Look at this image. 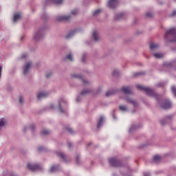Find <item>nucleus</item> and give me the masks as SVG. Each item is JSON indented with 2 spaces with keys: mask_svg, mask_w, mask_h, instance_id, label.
<instances>
[{
  "mask_svg": "<svg viewBox=\"0 0 176 176\" xmlns=\"http://www.w3.org/2000/svg\"><path fill=\"white\" fill-rule=\"evenodd\" d=\"M136 87L138 89L144 91L146 95L149 96H153L155 95V91L150 87H144L142 85H137Z\"/></svg>",
  "mask_w": 176,
  "mask_h": 176,
  "instance_id": "f257e3e1",
  "label": "nucleus"
},
{
  "mask_svg": "<svg viewBox=\"0 0 176 176\" xmlns=\"http://www.w3.org/2000/svg\"><path fill=\"white\" fill-rule=\"evenodd\" d=\"M168 36L172 37V42H176V28H170L169 30L166 31L165 38H168Z\"/></svg>",
  "mask_w": 176,
  "mask_h": 176,
  "instance_id": "f03ea898",
  "label": "nucleus"
},
{
  "mask_svg": "<svg viewBox=\"0 0 176 176\" xmlns=\"http://www.w3.org/2000/svg\"><path fill=\"white\" fill-rule=\"evenodd\" d=\"M109 162L113 167H120L121 166L120 161H118L116 158H110Z\"/></svg>",
  "mask_w": 176,
  "mask_h": 176,
  "instance_id": "7ed1b4c3",
  "label": "nucleus"
},
{
  "mask_svg": "<svg viewBox=\"0 0 176 176\" xmlns=\"http://www.w3.org/2000/svg\"><path fill=\"white\" fill-rule=\"evenodd\" d=\"M172 107V104L168 100H166L161 105V108L163 109H169Z\"/></svg>",
  "mask_w": 176,
  "mask_h": 176,
  "instance_id": "20e7f679",
  "label": "nucleus"
},
{
  "mask_svg": "<svg viewBox=\"0 0 176 176\" xmlns=\"http://www.w3.org/2000/svg\"><path fill=\"white\" fill-rule=\"evenodd\" d=\"M28 168L32 171L41 169V166H40V165H38V164H28Z\"/></svg>",
  "mask_w": 176,
  "mask_h": 176,
  "instance_id": "39448f33",
  "label": "nucleus"
},
{
  "mask_svg": "<svg viewBox=\"0 0 176 176\" xmlns=\"http://www.w3.org/2000/svg\"><path fill=\"white\" fill-rule=\"evenodd\" d=\"M118 3V0H109L108 3L109 8L114 9Z\"/></svg>",
  "mask_w": 176,
  "mask_h": 176,
  "instance_id": "423d86ee",
  "label": "nucleus"
},
{
  "mask_svg": "<svg viewBox=\"0 0 176 176\" xmlns=\"http://www.w3.org/2000/svg\"><path fill=\"white\" fill-rule=\"evenodd\" d=\"M63 2V0H47V4H56V5H60Z\"/></svg>",
  "mask_w": 176,
  "mask_h": 176,
  "instance_id": "0eeeda50",
  "label": "nucleus"
},
{
  "mask_svg": "<svg viewBox=\"0 0 176 176\" xmlns=\"http://www.w3.org/2000/svg\"><path fill=\"white\" fill-rule=\"evenodd\" d=\"M32 63L31 62L28 63L23 68V74L26 75L29 72V69L32 67Z\"/></svg>",
  "mask_w": 176,
  "mask_h": 176,
  "instance_id": "6e6552de",
  "label": "nucleus"
},
{
  "mask_svg": "<svg viewBox=\"0 0 176 176\" xmlns=\"http://www.w3.org/2000/svg\"><path fill=\"white\" fill-rule=\"evenodd\" d=\"M70 19H71L70 16H58L57 18L58 21H69Z\"/></svg>",
  "mask_w": 176,
  "mask_h": 176,
  "instance_id": "1a4fd4ad",
  "label": "nucleus"
},
{
  "mask_svg": "<svg viewBox=\"0 0 176 176\" xmlns=\"http://www.w3.org/2000/svg\"><path fill=\"white\" fill-rule=\"evenodd\" d=\"M48 96H49V94L47 92H45V91L41 92L38 95V100H41V98H45L47 97Z\"/></svg>",
  "mask_w": 176,
  "mask_h": 176,
  "instance_id": "9d476101",
  "label": "nucleus"
},
{
  "mask_svg": "<svg viewBox=\"0 0 176 176\" xmlns=\"http://www.w3.org/2000/svg\"><path fill=\"white\" fill-rule=\"evenodd\" d=\"M122 92L125 94H131V90L129 87H123Z\"/></svg>",
  "mask_w": 176,
  "mask_h": 176,
  "instance_id": "9b49d317",
  "label": "nucleus"
},
{
  "mask_svg": "<svg viewBox=\"0 0 176 176\" xmlns=\"http://www.w3.org/2000/svg\"><path fill=\"white\" fill-rule=\"evenodd\" d=\"M92 37H94V40H95L96 42L100 40L98 32L97 31H94V34H92Z\"/></svg>",
  "mask_w": 176,
  "mask_h": 176,
  "instance_id": "f8f14e48",
  "label": "nucleus"
},
{
  "mask_svg": "<svg viewBox=\"0 0 176 176\" xmlns=\"http://www.w3.org/2000/svg\"><path fill=\"white\" fill-rule=\"evenodd\" d=\"M162 160V157L160 155H154L153 157V161L155 162V163H158L161 161Z\"/></svg>",
  "mask_w": 176,
  "mask_h": 176,
  "instance_id": "ddd939ff",
  "label": "nucleus"
},
{
  "mask_svg": "<svg viewBox=\"0 0 176 176\" xmlns=\"http://www.w3.org/2000/svg\"><path fill=\"white\" fill-rule=\"evenodd\" d=\"M150 50H153L159 47V44L151 43L149 45Z\"/></svg>",
  "mask_w": 176,
  "mask_h": 176,
  "instance_id": "4468645a",
  "label": "nucleus"
},
{
  "mask_svg": "<svg viewBox=\"0 0 176 176\" xmlns=\"http://www.w3.org/2000/svg\"><path fill=\"white\" fill-rule=\"evenodd\" d=\"M116 93V90H110L106 92V97H109L114 95Z\"/></svg>",
  "mask_w": 176,
  "mask_h": 176,
  "instance_id": "2eb2a0df",
  "label": "nucleus"
},
{
  "mask_svg": "<svg viewBox=\"0 0 176 176\" xmlns=\"http://www.w3.org/2000/svg\"><path fill=\"white\" fill-rule=\"evenodd\" d=\"M104 122V117L100 116V118H99V121H98V128H100Z\"/></svg>",
  "mask_w": 176,
  "mask_h": 176,
  "instance_id": "dca6fc26",
  "label": "nucleus"
},
{
  "mask_svg": "<svg viewBox=\"0 0 176 176\" xmlns=\"http://www.w3.org/2000/svg\"><path fill=\"white\" fill-rule=\"evenodd\" d=\"M58 155L65 162H67L66 160V155L63 152H58Z\"/></svg>",
  "mask_w": 176,
  "mask_h": 176,
  "instance_id": "f3484780",
  "label": "nucleus"
},
{
  "mask_svg": "<svg viewBox=\"0 0 176 176\" xmlns=\"http://www.w3.org/2000/svg\"><path fill=\"white\" fill-rule=\"evenodd\" d=\"M21 18V14L19 13L15 14L14 16V22L16 23Z\"/></svg>",
  "mask_w": 176,
  "mask_h": 176,
  "instance_id": "a211bd4d",
  "label": "nucleus"
},
{
  "mask_svg": "<svg viewBox=\"0 0 176 176\" xmlns=\"http://www.w3.org/2000/svg\"><path fill=\"white\" fill-rule=\"evenodd\" d=\"M153 56L155 58H162L164 56V54L161 53H155L153 54Z\"/></svg>",
  "mask_w": 176,
  "mask_h": 176,
  "instance_id": "6ab92c4d",
  "label": "nucleus"
},
{
  "mask_svg": "<svg viewBox=\"0 0 176 176\" xmlns=\"http://www.w3.org/2000/svg\"><path fill=\"white\" fill-rule=\"evenodd\" d=\"M50 133V130H43V131H42L41 132V134L42 135H49Z\"/></svg>",
  "mask_w": 176,
  "mask_h": 176,
  "instance_id": "aec40b11",
  "label": "nucleus"
},
{
  "mask_svg": "<svg viewBox=\"0 0 176 176\" xmlns=\"http://www.w3.org/2000/svg\"><path fill=\"white\" fill-rule=\"evenodd\" d=\"M124 16L123 13H120L118 14H117V16H116V20H120Z\"/></svg>",
  "mask_w": 176,
  "mask_h": 176,
  "instance_id": "412c9836",
  "label": "nucleus"
},
{
  "mask_svg": "<svg viewBox=\"0 0 176 176\" xmlns=\"http://www.w3.org/2000/svg\"><path fill=\"white\" fill-rule=\"evenodd\" d=\"M102 12V10L100 9L96 10L94 12V16H98L99 14Z\"/></svg>",
  "mask_w": 176,
  "mask_h": 176,
  "instance_id": "4be33fe9",
  "label": "nucleus"
},
{
  "mask_svg": "<svg viewBox=\"0 0 176 176\" xmlns=\"http://www.w3.org/2000/svg\"><path fill=\"white\" fill-rule=\"evenodd\" d=\"M67 59H69L70 61H73V56L72 54H69V55H67L66 56V58H65V60H66Z\"/></svg>",
  "mask_w": 176,
  "mask_h": 176,
  "instance_id": "5701e85b",
  "label": "nucleus"
},
{
  "mask_svg": "<svg viewBox=\"0 0 176 176\" xmlns=\"http://www.w3.org/2000/svg\"><path fill=\"white\" fill-rule=\"evenodd\" d=\"M6 124V120H4L3 118L2 120H0V128Z\"/></svg>",
  "mask_w": 176,
  "mask_h": 176,
  "instance_id": "b1692460",
  "label": "nucleus"
},
{
  "mask_svg": "<svg viewBox=\"0 0 176 176\" xmlns=\"http://www.w3.org/2000/svg\"><path fill=\"white\" fill-rule=\"evenodd\" d=\"M72 77L76 78H80V79L82 78V76L81 75L76 74H72Z\"/></svg>",
  "mask_w": 176,
  "mask_h": 176,
  "instance_id": "393cba45",
  "label": "nucleus"
},
{
  "mask_svg": "<svg viewBox=\"0 0 176 176\" xmlns=\"http://www.w3.org/2000/svg\"><path fill=\"white\" fill-rule=\"evenodd\" d=\"M120 110L122 111H127V107L126 105L124 106H120Z\"/></svg>",
  "mask_w": 176,
  "mask_h": 176,
  "instance_id": "a878e982",
  "label": "nucleus"
},
{
  "mask_svg": "<svg viewBox=\"0 0 176 176\" xmlns=\"http://www.w3.org/2000/svg\"><path fill=\"white\" fill-rule=\"evenodd\" d=\"M58 169V165H56L55 166H52L51 172H52V173L55 172V171H56Z\"/></svg>",
  "mask_w": 176,
  "mask_h": 176,
  "instance_id": "bb28decb",
  "label": "nucleus"
},
{
  "mask_svg": "<svg viewBox=\"0 0 176 176\" xmlns=\"http://www.w3.org/2000/svg\"><path fill=\"white\" fill-rule=\"evenodd\" d=\"M74 33H75V31H73L69 33L66 36L67 39L70 38L74 34Z\"/></svg>",
  "mask_w": 176,
  "mask_h": 176,
  "instance_id": "cd10ccee",
  "label": "nucleus"
},
{
  "mask_svg": "<svg viewBox=\"0 0 176 176\" xmlns=\"http://www.w3.org/2000/svg\"><path fill=\"white\" fill-rule=\"evenodd\" d=\"M126 101H127L128 102H129V103L133 104V105L135 104V101L133 100H132V99H129V98H126Z\"/></svg>",
  "mask_w": 176,
  "mask_h": 176,
  "instance_id": "c85d7f7f",
  "label": "nucleus"
},
{
  "mask_svg": "<svg viewBox=\"0 0 176 176\" xmlns=\"http://www.w3.org/2000/svg\"><path fill=\"white\" fill-rule=\"evenodd\" d=\"M171 91H172L173 94H174L175 97H176V87L173 86L171 87Z\"/></svg>",
  "mask_w": 176,
  "mask_h": 176,
  "instance_id": "c756f323",
  "label": "nucleus"
},
{
  "mask_svg": "<svg viewBox=\"0 0 176 176\" xmlns=\"http://www.w3.org/2000/svg\"><path fill=\"white\" fill-rule=\"evenodd\" d=\"M90 93V90H82L81 91V96H85V94H88Z\"/></svg>",
  "mask_w": 176,
  "mask_h": 176,
  "instance_id": "7c9ffc66",
  "label": "nucleus"
},
{
  "mask_svg": "<svg viewBox=\"0 0 176 176\" xmlns=\"http://www.w3.org/2000/svg\"><path fill=\"white\" fill-rule=\"evenodd\" d=\"M146 16L148 17V18L152 17L153 16V14L151 12H147L146 14Z\"/></svg>",
  "mask_w": 176,
  "mask_h": 176,
  "instance_id": "2f4dec72",
  "label": "nucleus"
},
{
  "mask_svg": "<svg viewBox=\"0 0 176 176\" xmlns=\"http://www.w3.org/2000/svg\"><path fill=\"white\" fill-rule=\"evenodd\" d=\"M41 34L40 33H36V36L34 37L35 40L37 41L38 39V38L40 37Z\"/></svg>",
  "mask_w": 176,
  "mask_h": 176,
  "instance_id": "473e14b6",
  "label": "nucleus"
},
{
  "mask_svg": "<svg viewBox=\"0 0 176 176\" xmlns=\"http://www.w3.org/2000/svg\"><path fill=\"white\" fill-rule=\"evenodd\" d=\"M78 14V10H74L72 11V15H76Z\"/></svg>",
  "mask_w": 176,
  "mask_h": 176,
  "instance_id": "72a5a7b5",
  "label": "nucleus"
},
{
  "mask_svg": "<svg viewBox=\"0 0 176 176\" xmlns=\"http://www.w3.org/2000/svg\"><path fill=\"white\" fill-rule=\"evenodd\" d=\"M59 109L61 113H64L65 111H63L62 106H61V102H59Z\"/></svg>",
  "mask_w": 176,
  "mask_h": 176,
  "instance_id": "f704fd0d",
  "label": "nucleus"
},
{
  "mask_svg": "<svg viewBox=\"0 0 176 176\" xmlns=\"http://www.w3.org/2000/svg\"><path fill=\"white\" fill-rule=\"evenodd\" d=\"M67 131L69 132L70 133H73L74 131L72 128H67Z\"/></svg>",
  "mask_w": 176,
  "mask_h": 176,
  "instance_id": "c9c22d12",
  "label": "nucleus"
},
{
  "mask_svg": "<svg viewBox=\"0 0 176 176\" xmlns=\"http://www.w3.org/2000/svg\"><path fill=\"white\" fill-rule=\"evenodd\" d=\"M143 73L142 72H136V73H134V76H140V75H142Z\"/></svg>",
  "mask_w": 176,
  "mask_h": 176,
  "instance_id": "e433bc0d",
  "label": "nucleus"
},
{
  "mask_svg": "<svg viewBox=\"0 0 176 176\" xmlns=\"http://www.w3.org/2000/svg\"><path fill=\"white\" fill-rule=\"evenodd\" d=\"M119 74V72L118 70H114L113 72V76H116V74Z\"/></svg>",
  "mask_w": 176,
  "mask_h": 176,
  "instance_id": "4c0bfd02",
  "label": "nucleus"
},
{
  "mask_svg": "<svg viewBox=\"0 0 176 176\" xmlns=\"http://www.w3.org/2000/svg\"><path fill=\"white\" fill-rule=\"evenodd\" d=\"M2 69H3V67H2V66L0 65V78H1V74H2Z\"/></svg>",
  "mask_w": 176,
  "mask_h": 176,
  "instance_id": "58836bf2",
  "label": "nucleus"
},
{
  "mask_svg": "<svg viewBox=\"0 0 176 176\" xmlns=\"http://www.w3.org/2000/svg\"><path fill=\"white\" fill-rule=\"evenodd\" d=\"M23 96H20L19 102H20V103H21V104H22V103H23Z\"/></svg>",
  "mask_w": 176,
  "mask_h": 176,
  "instance_id": "ea45409f",
  "label": "nucleus"
},
{
  "mask_svg": "<svg viewBox=\"0 0 176 176\" xmlns=\"http://www.w3.org/2000/svg\"><path fill=\"white\" fill-rule=\"evenodd\" d=\"M171 16H176V10L173 12Z\"/></svg>",
  "mask_w": 176,
  "mask_h": 176,
  "instance_id": "a19ab883",
  "label": "nucleus"
},
{
  "mask_svg": "<svg viewBox=\"0 0 176 176\" xmlns=\"http://www.w3.org/2000/svg\"><path fill=\"white\" fill-rule=\"evenodd\" d=\"M27 56H28V54H23L22 55V58H25Z\"/></svg>",
  "mask_w": 176,
  "mask_h": 176,
  "instance_id": "79ce46f5",
  "label": "nucleus"
},
{
  "mask_svg": "<svg viewBox=\"0 0 176 176\" xmlns=\"http://www.w3.org/2000/svg\"><path fill=\"white\" fill-rule=\"evenodd\" d=\"M52 73L50 72V74H47L46 75V77L48 78H50V77L52 76Z\"/></svg>",
  "mask_w": 176,
  "mask_h": 176,
  "instance_id": "37998d69",
  "label": "nucleus"
},
{
  "mask_svg": "<svg viewBox=\"0 0 176 176\" xmlns=\"http://www.w3.org/2000/svg\"><path fill=\"white\" fill-rule=\"evenodd\" d=\"M76 162H77V164H79V156H77V157H76Z\"/></svg>",
  "mask_w": 176,
  "mask_h": 176,
  "instance_id": "c03bdc74",
  "label": "nucleus"
},
{
  "mask_svg": "<svg viewBox=\"0 0 176 176\" xmlns=\"http://www.w3.org/2000/svg\"><path fill=\"white\" fill-rule=\"evenodd\" d=\"M82 82H83L84 84H89V81L85 80H82Z\"/></svg>",
  "mask_w": 176,
  "mask_h": 176,
  "instance_id": "a18cd8bd",
  "label": "nucleus"
},
{
  "mask_svg": "<svg viewBox=\"0 0 176 176\" xmlns=\"http://www.w3.org/2000/svg\"><path fill=\"white\" fill-rule=\"evenodd\" d=\"M43 149H44L43 147H39V148H38L39 151H42Z\"/></svg>",
  "mask_w": 176,
  "mask_h": 176,
  "instance_id": "49530a36",
  "label": "nucleus"
},
{
  "mask_svg": "<svg viewBox=\"0 0 176 176\" xmlns=\"http://www.w3.org/2000/svg\"><path fill=\"white\" fill-rule=\"evenodd\" d=\"M85 55H82V63H85Z\"/></svg>",
  "mask_w": 176,
  "mask_h": 176,
  "instance_id": "de8ad7c7",
  "label": "nucleus"
},
{
  "mask_svg": "<svg viewBox=\"0 0 176 176\" xmlns=\"http://www.w3.org/2000/svg\"><path fill=\"white\" fill-rule=\"evenodd\" d=\"M144 176H150L149 173H144Z\"/></svg>",
  "mask_w": 176,
  "mask_h": 176,
  "instance_id": "09e8293b",
  "label": "nucleus"
},
{
  "mask_svg": "<svg viewBox=\"0 0 176 176\" xmlns=\"http://www.w3.org/2000/svg\"><path fill=\"white\" fill-rule=\"evenodd\" d=\"M34 128H35L34 125H32L31 127H30L31 129H34Z\"/></svg>",
  "mask_w": 176,
  "mask_h": 176,
  "instance_id": "8fccbe9b",
  "label": "nucleus"
},
{
  "mask_svg": "<svg viewBox=\"0 0 176 176\" xmlns=\"http://www.w3.org/2000/svg\"><path fill=\"white\" fill-rule=\"evenodd\" d=\"M163 85L162 84H158L157 87H162Z\"/></svg>",
  "mask_w": 176,
  "mask_h": 176,
  "instance_id": "3c124183",
  "label": "nucleus"
},
{
  "mask_svg": "<svg viewBox=\"0 0 176 176\" xmlns=\"http://www.w3.org/2000/svg\"><path fill=\"white\" fill-rule=\"evenodd\" d=\"M50 108H51V109L54 108V105L52 104V105L50 106Z\"/></svg>",
  "mask_w": 176,
  "mask_h": 176,
  "instance_id": "603ef678",
  "label": "nucleus"
},
{
  "mask_svg": "<svg viewBox=\"0 0 176 176\" xmlns=\"http://www.w3.org/2000/svg\"><path fill=\"white\" fill-rule=\"evenodd\" d=\"M69 147H71V143H69Z\"/></svg>",
  "mask_w": 176,
  "mask_h": 176,
  "instance_id": "864d4df0",
  "label": "nucleus"
},
{
  "mask_svg": "<svg viewBox=\"0 0 176 176\" xmlns=\"http://www.w3.org/2000/svg\"><path fill=\"white\" fill-rule=\"evenodd\" d=\"M161 124H164V123L162 122V121H161Z\"/></svg>",
  "mask_w": 176,
  "mask_h": 176,
  "instance_id": "5fc2aeb1",
  "label": "nucleus"
},
{
  "mask_svg": "<svg viewBox=\"0 0 176 176\" xmlns=\"http://www.w3.org/2000/svg\"><path fill=\"white\" fill-rule=\"evenodd\" d=\"M77 102H78V99H77Z\"/></svg>",
  "mask_w": 176,
  "mask_h": 176,
  "instance_id": "6e6d98bb",
  "label": "nucleus"
}]
</instances>
